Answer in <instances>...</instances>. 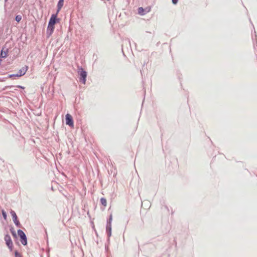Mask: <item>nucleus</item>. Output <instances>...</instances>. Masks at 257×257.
<instances>
[{"label": "nucleus", "instance_id": "5", "mask_svg": "<svg viewBox=\"0 0 257 257\" xmlns=\"http://www.w3.org/2000/svg\"><path fill=\"white\" fill-rule=\"evenodd\" d=\"M4 239L7 245L9 248V249L12 250L13 247V243L10 235L8 234H6Z\"/></svg>", "mask_w": 257, "mask_h": 257}, {"label": "nucleus", "instance_id": "3", "mask_svg": "<svg viewBox=\"0 0 257 257\" xmlns=\"http://www.w3.org/2000/svg\"><path fill=\"white\" fill-rule=\"evenodd\" d=\"M112 220V216L111 214L110 215L109 218L107 220L106 225V232L108 236V240L109 239V237L111 235V222Z\"/></svg>", "mask_w": 257, "mask_h": 257}, {"label": "nucleus", "instance_id": "14", "mask_svg": "<svg viewBox=\"0 0 257 257\" xmlns=\"http://www.w3.org/2000/svg\"><path fill=\"white\" fill-rule=\"evenodd\" d=\"M2 215H3V218L5 220H6L7 219V215L6 212L4 210H3L2 211Z\"/></svg>", "mask_w": 257, "mask_h": 257}, {"label": "nucleus", "instance_id": "15", "mask_svg": "<svg viewBox=\"0 0 257 257\" xmlns=\"http://www.w3.org/2000/svg\"><path fill=\"white\" fill-rule=\"evenodd\" d=\"M15 257H22L21 254L17 250L15 251Z\"/></svg>", "mask_w": 257, "mask_h": 257}, {"label": "nucleus", "instance_id": "18", "mask_svg": "<svg viewBox=\"0 0 257 257\" xmlns=\"http://www.w3.org/2000/svg\"><path fill=\"white\" fill-rule=\"evenodd\" d=\"M172 3L174 4H176L178 2V0H172Z\"/></svg>", "mask_w": 257, "mask_h": 257}, {"label": "nucleus", "instance_id": "4", "mask_svg": "<svg viewBox=\"0 0 257 257\" xmlns=\"http://www.w3.org/2000/svg\"><path fill=\"white\" fill-rule=\"evenodd\" d=\"M18 235L20 237V240L22 244L24 245L27 244V238L25 232L21 229L18 230Z\"/></svg>", "mask_w": 257, "mask_h": 257}, {"label": "nucleus", "instance_id": "11", "mask_svg": "<svg viewBox=\"0 0 257 257\" xmlns=\"http://www.w3.org/2000/svg\"><path fill=\"white\" fill-rule=\"evenodd\" d=\"M10 231L14 237H17V234H16V231L13 227H11L10 228Z\"/></svg>", "mask_w": 257, "mask_h": 257}, {"label": "nucleus", "instance_id": "7", "mask_svg": "<svg viewBox=\"0 0 257 257\" xmlns=\"http://www.w3.org/2000/svg\"><path fill=\"white\" fill-rule=\"evenodd\" d=\"M66 123L70 126H73L74 122L72 116L69 114H67L65 116Z\"/></svg>", "mask_w": 257, "mask_h": 257}, {"label": "nucleus", "instance_id": "19", "mask_svg": "<svg viewBox=\"0 0 257 257\" xmlns=\"http://www.w3.org/2000/svg\"><path fill=\"white\" fill-rule=\"evenodd\" d=\"M17 87H18V88H22V89H24V87L23 86H20V85H18V86H17Z\"/></svg>", "mask_w": 257, "mask_h": 257}, {"label": "nucleus", "instance_id": "6", "mask_svg": "<svg viewBox=\"0 0 257 257\" xmlns=\"http://www.w3.org/2000/svg\"><path fill=\"white\" fill-rule=\"evenodd\" d=\"M11 214L12 216L13 221H14V223L15 224V225H16V226L18 227H22L20 221L18 219V217H17V215L16 213V212L13 210H11Z\"/></svg>", "mask_w": 257, "mask_h": 257}, {"label": "nucleus", "instance_id": "1", "mask_svg": "<svg viewBox=\"0 0 257 257\" xmlns=\"http://www.w3.org/2000/svg\"><path fill=\"white\" fill-rule=\"evenodd\" d=\"M57 13L56 14H53L49 20L47 27V33H48L50 35H51L54 31L55 25L57 22Z\"/></svg>", "mask_w": 257, "mask_h": 257}, {"label": "nucleus", "instance_id": "12", "mask_svg": "<svg viewBox=\"0 0 257 257\" xmlns=\"http://www.w3.org/2000/svg\"><path fill=\"white\" fill-rule=\"evenodd\" d=\"M100 203H101V204L102 205H103L104 206H106V204H107V202H106V200L105 198H101L100 199Z\"/></svg>", "mask_w": 257, "mask_h": 257}, {"label": "nucleus", "instance_id": "9", "mask_svg": "<svg viewBox=\"0 0 257 257\" xmlns=\"http://www.w3.org/2000/svg\"><path fill=\"white\" fill-rule=\"evenodd\" d=\"M9 52V49H1V52L0 54L1 58H5L7 57L8 55V53Z\"/></svg>", "mask_w": 257, "mask_h": 257}, {"label": "nucleus", "instance_id": "20", "mask_svg": "<svg viewBox=\"0 0 257 257\" xmlns=\"http://www.w3.org/2000/svg\"><path fill=\"white\" fill-rule=\"evenodd\" d=\"M121 52L122 53V54H123V56H124V57H125V54H124V51H123V49H121Z\"/></svg>", "mask_w": 257, "mask_h": 257}, {"label": "nucleus", "instance_id": "13", "mask_svg": "<svg viewBox=\"0 0 257 257\" xmlns=\"http://www.w3.org/2000/svg\"><path fill=\"white\" fill-rule=\"evenodd\" d=\"M144 10L143 8L140 7L138 9V13L141 15H144Z\"/></svg>", "mask_w": 257, "mask_h": 257}, {"label": "nucleus", "instance_id": "2", "mask_svg": "<svg viewBox=\"0 0 257 257\" xmlns=\"http://www.w3.org/2000/svg\"><path fill=\"white\" fill-rule=\"evenodd\" d=\"M78 74L79 76V81L83 84H85L86 83V77L87 76V72L81 66H78Z\"/></svg>", "mask_w": 257, "mask_h": 257}, {"label": "nucleus", "instance_id": "21", "mask_svg": "<svg viewBox=\"0 0 257 257\" xmlns=\"http://www.w3.org/2000/svg\"><path fill=\"white\" fill-rule=\"evenodd\" d=\"M13 87V86H7L6 87V88L7 89V88H12Z\"/></svg>", "mask_w": 257, "mask_h": 257}, {"label": "nucleus", "instance_id": "10", "mask_svg": "<svg viewBox=\"0 0 257 257\" xmlns=\"http://www.w3.org/2000/svg\"><path fill=\"white\" fill-rule=\"evenodd\" d=\"M64 1V0H59L58 5H57V7H58V10H57V14L59 12V11H60V10L61 9L62 7L63 6Z\"/></svg>", "mask_w": 257, "mask_h": 257}, {"label": "nucleus", "instance_id": "23", "mask_svg": "<svg viewBox=\"0 0 257 257\" xmlns=\"http://www.w3.org/2000/svg\"><path fill=\"white\" fill-rule=\"evenodd\" d=\"M255 54L257 55V52L255 53Z\"/></svg>", "mask_w": 257, "mask_h": 257}, {"label": "nucleus", "instance_id": "17", "mask_svg": "<svg viewBox=\"0 0 257 257\" xmlns=\"http://www.w3.org/2000/svg\"><path fill=\"white\" fill-rule=\"evenodd\" d=\"M16 77H18V75H17V73H16V74H10L9 75V78Z\"/></svg>", "mask_w": 257, "mask_h": 257}, {"label": "nucleus", "instance_id": "16", "mask_svg": "<svg viewBox=\"0 0 257 257\" xmlns=\"http://www.w3.org/2000/svg\"><path fill=\"white\" fill-rule=\"evenodd\" d=\"M22 19V17L21 16H17L16 17V20L17 21V22H20Z\"/></svg>", "mask_w": 257, "mask_h": 257}, {"label": "nucleus", "instance_id": "24", "mask_svg": "<svg viewBox=\"0 0 257 257\" xmlns=\"http://www.w3.org/2000/svg\"><path fill=\"white\" fill-rule=\"evenodd\" d=\"M6 1H7V0H5Z\"/></svg>", "mask_w": 257, "mask_h": 257}, {"label": "nucleus", "instance_id": "8", "mask_svg": "<svg viewBox=\"0 0 257 257\" xmlns=\"http://www.w3.org/2000/svg\"><path fill=\"white\" fill-rule=\"evenodd\" d=\"M28 67L27 66H25L21 68L18 72H17V75L18 77H21L24 75L27 71L28 70Z\"/></svg>", "mask_w": 257, "mask_h": 257}, {"label": "nucleus", "instance_id": "22", "mask_svg": "<svg viewBox=\"0 0 257 257\" xmlns=\"http://www.w3.org/2000/svg\"><path fill=\"white\" fill-rule=\"evenodd\" d=\"M130 50H131V51H132V49H130ZM132 52L133 53V52Z\"/></svg>", "mask_w": 257, "mask_h": 257}]
</instances>
